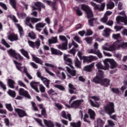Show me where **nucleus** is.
Returning a JSON list of instances; mask_svg holds the SVG:
<instances>
[{"label": "nucleus", "mask_w": 127, "mask_h": 127, "mask_svg": "<svg viewBox=\"0 0 127 127\" xmlns=\"http://www.w3.org/2000/svg\"><path fill=\"white\" fill-rule=\"evenodd\" d=\"M120 14L123 15L124 16H118L116 17V21L117 23L123 22L125 25H127V16L126 14V12H125V11H122L120 12Z\"/></svg>", "instance_id": "39448f33"}, {"label": "nucleus", "mask_w": 127, "mask_h": 127, "mask_svg": "<svg viewBox=\"0 0 127 127\" xmlns=\"http://www.w3.org/2000/svg\"><path fill=\"white\" fill-rule=\"evenodd\" d=\"M95 64L92 63L89 65L85 66L83 68V71H85L86 72H91Z\"/></svg>", "instance_id": "4be33fe9"}, {"label": "nucleus", "mask_w": 127, "mask_h": 127, "mask_svg": "<svg viewBox=\"0 0 127 127\" xmlns=\"http://www.w3.org/2000/svg\"><path fill=\"white\" fill-rule=\"evenodd\" d=\"M77 55L80 58V59H83V63H91V62H93L94 60H98V58L96 56H89L88 57H86L85 56H82L83 53L82 52L78 51Z\"/></svg>", "instance_id": "f03ea898"}, {"label": "nucleus", "mask_w": 127, "mask_h": 127, "mask_svg": "<svg viewBox=\"0 0 127 127\" xmlns=\"http://www.w3.org/2000/svg\"><path fill=\"white\" fill-rule=\"evenodd\" d=\"M32 59L36 62V63H38V64H40L42 65L43 63V61H42V59H39V58L35 57V55H32Z\"/></svg>", "instance_id": "c85d7f7f"}, {"label": "nucleus", "mask_w": 127, "mask_h": 127, "mask_svg": "<svg viewBox=\"0 0 127 127\" xmlns=\"http://www.w3.org/2000/svg\"><path fill=\"white\" fill-rule=\"evenodd\" d=\"M26 19H27V21L28 22H29V21H31V22H32V23H35L41 20V18H37L35 17H27V18H26Z\"/></svg>", "instance_id": "393cba45"}, {"label": "nucleus", "mask_w": 127, "mask_h": 127, "mask_svg": "<svg viewBox=\"0 0 127 127\" xmlns=\"http://www.w3.org/2000/svg\"><path fill=\"white\" fill-rule=\"evenodd\" d=\"M42 81L45 85L46 87H47V88H49V85H50V80L49 79H47L46 77H44Z\"/></svg>", "instance_id": "e433bc0d"}, {"label": "nucleus", "mask_w": 127, "mask_h": 127, "mask_svg": "<svg viewBox=\"0 0 127 127\" xmlns=\"http://www.w3.org/2000/svg\"><path fill=\"white\" fill-rule=\"evenodd\" d=\"M62 117L64 118V119H65L66 120L68 119L69 122L72 121V118H71V114H68L66 115V112L64 111L62 112Z\"/></svg>", "instance_id": "a878e982"}, {"label": "nucleus", "mask_w": 127, "mask_h": 127, "mask_svg": "<svg viewBox=\"0 0 127 127\" xmlns=\"http://www.w3.org/2000/svg\"><path fill=\"white\" fill-rule=\"evenodd\" d=\"M14 110L15 112L17 113L19 118H24V117H27V113H26L25 111L18 108H15Z\"/></svg>", "instance_id": "4468645a"}, {"label": "nucleus", "mask_w": 127, "mask_h": 127, "mask_svg": "<svg viewBox=\"0 0 127 127\" xmlns=\"http://www.w3.org/2000/svg\"><path fill=\"white\" fill-rule=\"evenodd\" d=\"M19 95L20 96H23L26 99H28L29 100H31V96H30V94H29V92L27 90H25L23 88H19Z\"/></svg>", "instance_id": "9b49d317"}, {"label": "nucleus", "mask_w": 127, "mask_h": 127, "mask_svg": "<svg viewBox=\"0 0 127 127\" xmlns=\"http://www.w3.org/2000/svg\"><path fill=\"white\" fill-rule=\"evenodd\" d=\"M7 52L8 55H9V56H11V57H13V58L15 56L16 54L15 50L12 49H10L9 50H7Z\"/></svg>", "instance_id": "c9c22d12"}, {"label": "nucleus", "mask_w": 127, "mask_h": 127, "mask_svg": "<svg viewBox=\"0 0 127 127\" xmlns=\"http://www.w3.org/2000/svg\"><path fill=\"white\" fill-rule=\"evenodd\" d=\"M66 68L67 71L68 72V73H69V74H70V75H71V76H72V77H75V76H76V70L70 69L68 66H66Z\"/></svg>", "instance_id": "473e14b6"}, {"label": "nucleus", "mask_w": 127, "mask_h": 127, "mask_svg": "<svg viewBox=\"0 0 127 127\" xmlns=\"http://www.w3.org/2000/svg\"><path fill=\"white\" fill-rule=\"evenodd\" d=\"M91 99L92 100H94L95 102L93 101V100L90 99L89 100V102L91 106V107H93L94 108H100V103L96 101H100V96H93L90 97Z\"/></svg>", "instance_id": "0eeeda50"}, {"label": "nucleus", "mask_w": 127, "mask_h": 127, "mask_svg": "<svg viewBox=\"0 0 127 127\" xmlns=\"http://www.w3.org/2000/svg\"><path fill=\"white\" fill-rule=\"evenodd\" d=\"M104 125H105V122L101 119V118H98L97 119V126L95 127H103Z\"/></svg>", "instance_id": "c756f323"}, {"label": "nucleus", "mask_w": 127, "mask_h": 127, "mask_svg": "<svg viewBox=\"0 0 127 127\" xmlns=\"http://www.w3.org/2000/svg\"><path fill=\"white\" fill-rule=\"evenodd\" d=\"M64 61H66V64L68 65L71 69H74V66L72 65L73 64V62H72V60L70 58H68V56L66 55L65 54L64 56Z\"/></svg>", "instance_id": "f3484780"}, {"label": "nucleus", "mask_w": 127, "mask_h": 127, "mask_svg": "<svg viewBox=\"0 0 127 127\" xmlns=\"http://www.w3.org/2000/svg\"><path fill=\"white\" fill-rule=\"evenodd\" d=\"M75 67H77V68H81V62H80L79 60L76 59L75 62Z\"/></svg>", "instance_id": "4d7b16f0"}, {"label": "nucleus", "mask_w": 127, "mask_h": 127, "mask_svg": "<svg viewBox=\"0 0 127 127\" xmlns=\"http://www.w3.org/2000/svg\"><path fill=\"white\" fill-rule=\"evenodd\" d=\"M15 82L13 80L11 79H8V86L11 88V89H14V84Z\"/></svg>", "instance_id": "4c0bfd02"}, {"label": "nucleus", "mask_w": 127, "mask_h": 127, "mask_svg": "<svg viewBox=\"0 0 127 127\" xmlns=\"http://www.w3.org/2000/svg\"><path fill=\"white\" fill-rule=\"evenodd\" d=\"M70 124L71 127H81V125H82L81 121H78L76 123L74 122H71Z\"/></svg>", "instance_id": "58836bf2"}, {"label": "nucleus", "mask_w": 127, "mask_h": 127, "mask_svg": "<svg viewBox=\"0 0 127 127\" xmlns=\"http://www.w3.org/2000/svg\"><path fill=\"white\" fill-rule=\"evenodd\" d=\"M121 34L118 33V34H113L112 35V38L113 39H115L116 40H120L119 39H121Z\"/></svg>", "instance_id": "de8ad7c7"}, {"label": "nucleus", "mask_w": 127, "mask_h": 127, "mask_svg": "<svg viewBox=\"0 0 127 127\" xmlns=\"http://www.w3.org/2000/svg\"><path fill=\"white\" fill-rule=\"evenodd\" d=\"M34 5L33 6V9L34 10H38L39 11H41V8L45 9V5L40 1H37L34 3Z\"/></svg>", "instance_id": "9d476101"}, {"label": "nucleus", "mask_w": 127, "mask_h": 127, "mask_svg": "<svg viewBox=\"0 0 127 127\" xmlns=\"http://www.w3.org/2000/svg\"><path fill=\"white\" fill-rule=\"evenodd\" d=\"M104 77V71L99 69L98 73L93 78L92 82L95 84H100L101 86L108 87L110 86L111 80L108 78H103Z\"/></svg>", "instance_id": "f257e3e1"}, {"label": "nucleus", "mask_w": 127, "mask_h": 127, "mask_svg": "<svg viewBox=\"0 0 127 127\" xmlns=\"http://www.w3.org/2000/svg\"><path fill=\"white\" fill-rule=\"evenodd\" d=\"M9 2L13 8L16 10V1L15 0H9Z\"/></svg>", "instance_id": "49530a36"}, {"label": "nucleus", "mask_w": 127, "mask_h": 127, "mask_svg": "<svg viewBox=\"0 0 127 127\" xmlns=\"http://www.w3.org/2000/svg\"><path fill=\"white\" fill-rule=\"evenodd\" d=\"M83 102H84V100L83 99L74 101L71 104V107L74 108V109H78Z\"/></svg>", "instance_id": "2eb2a0df"}, {"label": "nucleus", "mask_w": 127, "mask_h": 127, "mask_svg": "<svg viewBox=\"0 0 127 127\" xmlns=\"http://www.w3.org/2000/svg\"><path fill=\"white\" fill-rule=\"evenodd\" d=\"M41 115L42 116H43L44 118L45 119L47 118V113H46V109H45V108L42 109Z\"/></svg>", "instance_id": "3c124183"}, {"label": "nucleus", "mask_w": 127, "mask_h": 127, "mask_svg": "<svg viewBox=\"0 0 127 127\" xmlns=\"http://www.w3.org/2000/svg\"><path fill=\"white\" fill-rule=\"evenodd\" d=\"M104 111L107 115L112 116L114 113L116 112L115 111V104L113 102H109L108 104L104 107Z\"/></svg>", "instance_id": "7ed1b4c3"}, {"label": "nucleus", "mask_w": 127, "mask_h": 127, "mask_svg": "<svg viewBox=\"0 0 127 127\" xmlns=\"http://www.w3.org/2000/svg\"><path fill=\"white\" fill-rule=\"evenodd\" d=\"M95 55H97L98 57L99 58H103V55L101 53L100 50H97Z\"/></svg>", "instance_id": "338daca9"}, {"label": "nucleus", "mask_w": 127, "mask_h": 127, "mask_svg": "<svg viewBox=\"0 0 127 127\" xmlns=\"http://www.w3.org/2000/svg\"><path fill=\"white\" fill-rule=\"evenodd\" d=\"M0 6H1L4 10H7V6L4 3H3L2 2H0Z\"/></svg>", "instance_id": "69168bd1"}, {"label": "nucleus", "mask_w": 127, "mask_h": 127, "mask_svg": "<svg viewBox=\"0 0 127 127\" xmlns=\"http://www.w3.org/2000/svg\"><path fill=\"white\" fill-rule=\"evenodd\" d=\"M8 40H10V41H11V42H12L13 41H16L18 40V37L17 35H15L14 34H10L8 36Z\"/></svg>", "instance_id": "b1692460"}, {"label": "nucleus", "mask_w": 127, "mask_h": 127, "mask_svg": "<svg viewBox=\"0 0 127 127\" xmlns=\"http://www.w3.org/2000/svg\"><path fill=\"white\" fill-rule=\"evenodd\" d=\"M20 51L21 54H22L24 57L27 58V59H30V58L29 57V54H28V52H27V51H26L24 50V49H22L20 50Z\"/></svg>", "instance_id": "2f4dec72"}, {"label": "nucleus", "mask_w": 127, "mask_h": 127, "mask_svg": "<svg viewBox=\"0 0 127 127\" xmlns=\"http://www.w3.org/2000/svg\"><path fill=\"white\" fill-rule=\"evenodd\" d=\"M55 0V1L47 0L46 2L48 4V5H50V6H52V10H54L55 11H56V10L58 9V7L57 6V1H56L59 0L61 4H62V1H61V0Z\"/></svg>", "instance_id": "6e6552de"}, {"label": "nucleus", "mask_w": 127, "mask_h": 127, "mask_svg": "<svg viewBox=\"0 0 127 127\" xmlns=\"http://www.w3.org/2000/svg\"><path fill=\"white\" fill-rule=\"evenodd\" d=\"M16 25L18 29L20 37H21V36H23V35H24V32L23 31L22 27H21L19 24H16Z\"/></svg>", "instance_id": "7c9ffc66"}, {"label": "nucleus", "mask_w": 127, "mask_h": 127, "mask_svg": "<svg viewBox=\"0 0 127 127\" xmlns=\"http://www.w3.org/2000/svg\"><path fill=\"white\" fill-rule=\"evenodd\" d=\"M115 7V3L113 1H110L108 4H107V9H113Z\"/></svg>", "instance_id": "ea45409f"}, {"label": "nucleus", "mask_w": 127, "mask_h": 127, "mask_svg": "<svg viewBox=\"0 0 127 127\" xmlns=\"http://www.w3.org/2000/svg\"><path fill=\"white\" fill-rule=\"evenodd\" d=\"M109 51H116V50H119L118 49V42L117 41L114 42L112 45H111L108 47Z\"/></svg>", "instance_id": "412c9836"}, {"label": "nucleus", "mask_w": 127, "mask_h": 127, "mask_svg": "<svg viewBox=\"0 0 127 127\" xmlns=\"http://www.w3.org/2000/svg\"><path fill=\"white\" fill-rule=\"evenodd\" d=\"M36 84H39V82H36L35 81H32V82H30V86L32 89L35 90V91L37 93H39V90H38V87L36 86Z\"/></svg>", "instance_id": "bb28decb"}, {"label": "nucleus", "mask_w": 127, "mask_h": 127, "mask_svg": "<svg viewBox=\"0 0 127 127\" xmlns=\"http://www.w3.org/2000/svg\"><path fill=\"white\" fill-rule=\"evenodd\" d=\"M75 12L78 16H81V15H83V12L81 11V10H80V8H79V7H77V8L75 9Z\"/></svg>", "instance_id": "603ef678"}, {"label": "nucleus", "mask_w": 127, "mask_h": 127, "mask_svg": "<svg viewBox=\"0 0 127 127\" xmlns=\"http://www.w3.org/2000/svg\"><path fill=\"white\" fill-rule=\"evenodd\" d=\"M45 25H46V24L43 22H39L37 23L35 25L36 30L39 31V32H41V30H42V29L41 28H43Z\"/></svg>", "instance_id": "a211bd4d"}, {"label": "nucleus", "mask_w": 127, "mask_h": 127, "mask_svg": "<svg viewBox=\"0 0 127 127\" xmlns=\"http://www.w3.org/2000/svg\"><path fill=\"white\" fill-rule=\"evenodd\" d=\"M90 4L92 6L94 7V10H99V11H103L105 9V7L106 6V3H101V6L99 4L94 2L93 1L90 2Z\"/></svg>", "instance_id": "1a4fd4ad"}, {"label": "nucleus", "mask_w": 127, "mask_h": 127, "mask_svg": "<svg viewBox=\"0 0 127 127\" xmlns=\"http://www.w3.org/2000/svg\"><path fill=\"white\" fill-rule=\"evenodd\" d=\"M13 58H15L16 60H19V61H22V60H23V57H22L20 54H17L16 53Z\"/></svg>", "instance_id": "79ce46f5"}, {"label": "nucleus", "mask_w": 127, "mask_h": 127, "mask_svg": "<svg viewBox=\"0 0 127 127\" xmlns=\"http://www.w3.org/2000/svg\"><path fill=\"white\" fill-rule=\"evenodd\" d=\"M118 49H127V42H122V40H117Z\"/></svg>", "instance_id": "dca6fc26"}, {"label": "nucleus", "mask_w": 127, "mask_h": 127, "mask_svg": "<svg viewBox=\"0 0 127 127\" xmlns=\"http://www.w3.org/2000/svg\"><path fill=\"white\" fill-rule=\"evenodd\" d=\"M118 10H122L123 9V3L122 2H119L118 5Z\"/></svg>", "instance_id": "774afa93"}, {"label": "nucleus", "mask_w": 127, "mask_h": 127, "mask_svg": "<svg viewBox=\"0 0 127 127\" xmlns=\"http://www.w3.org/2000/svg\"><path fill=\"white\" fill-rule=\"evenodd\" d=\"M44 69H45V71L47 73H48V74H49V75H50L51 76H52L53 77H54L55 76V74L54 73L49 71V70L48 69V68L46 67H44Z\"/></svg>", "instance_id": "052dcab7"}, {"label": "nucleus", "mask_w": 127, "mask_h": 127, "mask_svg": "<svg viewBox=\"0 0 127 127\" xmlns=\"http://www.w3.org/2000/svg\"><path fill=\"white\" fill-rule=\"evenodd\" d=\"M8 17L13 20V22L15 23H17L18 22V20L16 18V17L15 15L12 16L11 15H9L8 16Z\"/></svg>", "instance_id": "c03bdc74"}, {"label": "nucleus", "mask_w": 127, "mask_h": 127, "mask_svg": "<svg viewBox=\"0 0 127 127\" xmlns=\"http://www.w3.org/2000/svg\"><path fill=\"white\" fill-rule=\"evenodd\" d=\"M5 107L9 112H12V111H13V109L12 108V106H11V104H6Z\"/></svg>", "instance_id": "8fccbe9b"}, {"label": "nucleus", "mask_w": 127, "mask_h": 127, "mask_svg": "<svg viewBox=\"0 0 127 127\" xmlns=\"http://www.w3.org/2000/svg\"><path fill=\"white\" fill-rule=\"evenodd\" d=\"M25 20H26V22H25L26 25H27L28 26H29V27H30V28L33 29L34 28V27H33V25H32V24H31L30 23V21H29V22H28L27 19H26V18Z\"/></svg>", "instance_id": "6e6d98bb"}, {"label": "nucleus", "mask_w": 127, "mask_h": 127, "mask_svg": "<svg viewBox=\"0 0 127 127\" xmlns=\"http://www.w3.org/2000/svg\"><path fill=\"white\" fill-rule=\"evenodd\" d=\"M106 62H107V63H110L111 65L110 68L111 69H114V68H116V67L118 66V64H117V62H116V61L113 59L107 60Z\"/></svg>", "instance_id": "aec40b11"}, {"label": "nucleus", "mask_w": 127, "mask_h": 127, "mask_svg": "<svg viewBox=\"0 0 127 127\" xmlns=\"http://www.w3.org/2000/svg\"><path fill=\"white\" fill-rule=\"evenodd\" d=\"M43 121L46 127H55L54 123L52 121L44 119Z\"/></svg>", "instance_id": "5701e85b"}, {"label": "nucleus", "mask_w": 127, "mask_h": 127, "mask_svg": "<svg viewBox=\"0 0 127 127\" xmlns=\"http://www.w3.org/2000/svg\"><path fill=\"white\" fill-rule=\"evenodd\" d=\"M107 123L108 124V127L109 126L111 127H113L116 126V124H115V123H114V121H113L112 120H108Z\"/></svg>", "instance_id": "bf43d9fd"}, {"label": "nucleus", "mask_w": 127, "mask_h": 127, "mask_svg": "<svg viewBox=\"0 0 127 127\" xmlns=\"http://www.w3.org/2000/svg\"><path fill=\"white\" fill-rule=\"evenodd\" d=\"M28 43L32 48H36V49H39L40 47V40L37 41L36 42H33L32 41L29 40Z\"/></svg>", "instance_id": "f8f14e48"}, {"label": "nucleus", "mask_w": 127, "mask_h": 127, "mask_svg": "<svg viewBox=\"0 0 127 127\" xmlns=\"http://www.w3.org/2000/svg\"><path fill=\"white\" fill-rule=\"evenodd\" d=\"M94 20H95V18H94L90 19L88 20V23H89V25H90V26H91L92 27L93 26H94Z\"/></svg>", "instance_id": "680f3d73"}, {"label": "nucleus", "mask_w": 127, "mask_h": 127, "mask_svg": "<svg viewBox=\"0 0 127 127\" xmlns=\"http://www.w3.org/2000/svg\"><path fill=\"white\" fill-rule=\"evenodd\" d=\"M31 103L34 111H35V112L38 111V108L36 107V104H35V103L33 101H32Z\"/></svg>", "instance_id": "5fc2aeb1"}, {"label": "nucleus", "mask_w": 127, "mask_h": 127, "mask_svg": "<svg viewBox=\"0 0 127 127\" xmlns=\"http://www.w3.org/2000/svg\"><path fill=\"white\" fill-rule=\"evenodd\" d=\"M55 106L58 109V110H59V111H61V110L63 109V106L60 104V103H55Z\"/></svg>", "instance_id": "0e129e2a"}, {"label": "nucleus", "mask_w": 127, "mask_h": 127, "mask_svg": "<svg viewBox=\"0 0 127 127\" xmlns=\"http://www.w3.org/2000/svg\"><path fill=\"white\" fill-rule=\"evenodd\" d=\"M7 93L8 95L10 96V97H12V98H15V96H16L15 91H13L11 89H9Z\"/></svg>", "instance_id": "37998d69"}, {"label": "nucleus", "mask_w": 127, "mask_h": 127, "mask_svg": "<svg viewBox=\"0 0 127 127\" xmlns=\"http://www.w3.org/2000/svg\"><path fill=\"white\" fill-rule=\"evenodd\" d=\"M111 29L110 28H106L104 30V33L103 36H105V37H110V35L111 34Z\"/></svg>", "instance_id": "72a5a7b5"}, {"label": "nucleus", "mask_w": 127, "mask_h": 127, "mask_svg": "<svg viewBox=\"0 0 127 127\" xmlns=\"http://www.w3.org/2000/svg\"><path fill=\"white\" fill-rule=\"evenodd\" d=\"M108 19H109V17L107 16L104 15V17L101 18V21L104 23H106L108 21Z\"/></svg>", "instance_id": "e2e57ef3"}, {"label": "nucleus", "mask_w": 127, "mask_h": 127, "mask_svg": "<svg viewBox=\"0 0 127 127\" xmlns=\"http://www.w3.org/2000/svg\"><path fill=\"white\" fill-rule=\"evenodd\" d=\"M105 66H104L102 64L98 63L96 64V66L97 67V69H102V70H108L110 68V65L108 62L106 61L104 62Z\"/></svg>", "instance_id": "ddd939ff"}, {"label": "nucleus", "mask_w": 127, "mask_h": 127, "mask_svg": "<svg viewBox=\"0 0 127 127\" xmlns=\"http://www.w3.org/2000/svg\"><path fill=\"white\" fill-rule=\"evenodd\" d=\"M1 43L3 45H4V46H5V47H6V48H9L10 47V45L9 44H8V43H7V42H6V41H5V40H4V39H1Z\"/></svg>", "instance_id": "a18cd8bd"}, {"label": "nucleus", "mask_w": 127, "mask_h": 127, "mask_svg": "<svg viewBox=\"0 0 127 127\" xmlns=\"http://www.w3.org/2000/svg\"><path fill=\"white\" fill-rule=\"evenodd\" d=\"M48 43L49 46H51L52 44H56V43H58V38L57 36L56 37H51V39H48Z\"/></svg>", "instance_id": "6ab92c4d"}, {"label": "nucleus", "mask_w": 127, "mask_h": 127, "mask_svg": "<svg viewBox=\"0 0 127 127\" xmlns=\"http://www.w3.org/2000/svg\"><path fill=\"white\" fill-rule=\"evenodd\" d=\"M17 15L19 17H21V18H25L26 17V14L24 12H22V13H17Z\"/></svg>", "instance_id": "864d4df0"}, {"label": "nucleus", "mask_w": 127, "mask_h": 127, "mask_svg": "<svg viewBox=\"0 0 127 127\" xmlns=\"http://www.w3.org/2000/svg\"><path fill=\"white\" fill-rule=\"evenodd\" d=\"M111 91L113 92V93L116 94V95H120V94H121V91H120L119 88H112Z\"/></svg>", "instance_id": "a19ab883"}, {"label": "nucleus", "mask_w": 127, "mask_h": 127, "mask_svg": "<svg viewBox=\"0 0 127 127\" xmlns=\"http://www.w3.org/2000/svg\"><path fill=\"white\" fill-rule=\"evenodd\" d=\"M88 114L89 115L90 119L91 120H95V117H96V113L93 110L89 109H88Z\"/></svg>", "instance_id": "cd10ccee"}, {"label": "nucleus", "mask_w": 127, "mask_h": 127, "mask_svg": "<svg viewBox=\"0 0 127 127\" xmlns=\"http://www.w3.org/2000/svg\"><path fill=\"white\" fill-rule=\"evenodd\" d=\"M54 87L59 89L60 91H65V87L62 85L56 84L54 85Z\"/></svg>", "instance_id": "09e8293b"}, {"label": "nucleus", "mask_w": 127, "mask_h": 127, "mask_svg": "<svg viewBox=\"0 0 127 127\" xmlns=\"http://www.w3.org/2000/svg\"><path fill=\"white\" fill-rule=\"evenodd\" d=\"M81 9L85 11V13H86L87 17L88 18H91V17H93L94 16V14H93V11L91 9L88 5H85L84 4L81 5Z\"/></svg>", "instance_id": "423d86ee"}, {"label": "nucleus", "mask_w": 127, "mask_h": 127, "mask_svg": "<svg viewBox=\"0 0 127 127\" xmlns=\"http://www.w3.org/2000/svg\"><path fill=\"white\" fill-rule=\"evenodd\" d=\"M14 63L15 64L16 69H17L18 71H20V72H21V69H22V67L21 66H22V64L18 63L16 61H14Z\"/></svg>", "instance_id": "f704fd0d"}, {"label": "nucleus", "mask_w": 127, "mask_h": 127, "mask_svg": "<svg viewBox=\"0 0 127 127\" xmlns=\"http://www.w3.org/2000/svg\"><path fill=\"white\" fill-rule=\"evenodd\" d=\"M59 38L60 40L64 42L62 43V45H59V49H61V50H67L68 49V40H67L65 36L60 35Z\"/></svg>", "instance_id": "20e7f679"}, {"label": "nucleus", "mask_w": 127, "mask_h": 127, "mask_svg": "<svg viewBox=\"0 0 127 127\" xmlns=\"http://www.w3.org/2000/svg\"><path fill=\"white\" fill-rule=\"evenodd\" d=\"M85 40L88 44H92L93 38L92 37H86L85 38Z\"/></svg>", "instance_id": "13d9d810"}]
</instances>
